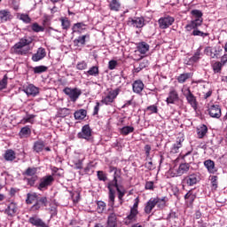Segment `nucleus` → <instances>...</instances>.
Masks as SVG:
<instances>
[{
    "mask_svg": "<svg viewBox=\"0 0 227 227\" xmlns=\"http://www.w3.org/2000/svg\"><path fill=\"white\" fill-rule=\"evenodd\" d=\"M31 43H33L32 39L23 37L12 47L11 52L16 56H27L31 51V46H29Z\"/></svg>",
    "mask_w": 227,
    "mask_h": 227,
    "instance_id": "f257e3e1",
    "label": "nucleus"
},
{
    "mask_svg": "<svg viewBox=\"0 0 227 227\" xmlns=\"http://www.w3.org/2000/svg\"><path fill=\"white\" fill-rule=\"evenodd\" d=\"M115 189H119L120 185L118 184L117 179H113L112 181L108 182L107 189H108V207H114V200L116 199V191Z\"/></svg>",
    "mask_w": 227,
    "mask_h": 227,
    "instance_id": "f03ea898",
    "label": "nucleus"
},
{
    "mask_svg": "<svg viewBox=\"0 0 227 227\" xmlns=\"http://www.w3.org/2000/svg\"><path fill=\"white\" fill-rule=\"evenodd\" d=\"M63 93H65V95H67L71 102H77V99L79 98V97H81V95H82V90H81V89L79 88H69V87H66L63 89Z\"/></svg>",
    "mask_w": 227,
    "mask_h": 227,
    "instance_id": "7ed1b4c3",
    "label": "nucleus"
},
{
    "mask_svg": "<svg viewBox=\"0 0 227 227\" xmlns=\"http://www.w3.org/2000/svg\"><path fill=\"white\" fill-rule=\"evenodd\" d=\"M54 184V176L51 175L44 176L39 179V184L37 185L38 191H47L51 185Z\"/></svg>",
    "mask_w": 227,
    "mask_h": 227,
    "instance_id": "20e7f679",
    "label": "nucleus"
},
{
    "mask_svg": "<svg viewBox=\"0 0 227 227\" xmlns=\"http://www.w3.org/2000/svg\"><path fill=\"white\" fill-rule=\"evenodd\" d=\"M160 29H168L170 26L175 24V18L169 15H165L158 20Z\"/></svg>",
    "mask_w": 227,
    "mask_h": 227,
    "instance_id": "39448f33",
    "label": "nucleus"
},
{
    "mask_svg": "<svg viewBox=\"0 0 227 227\" xmlns=\"http://www.w3.org/2000/svg\"><path fill=\"white\" fill-rule=\"evenodd\" d=\"M187 103L191 105V107L196 111L198 109V99L196 98V96L192 94L190 88H187L184 93Z\"/></svg>",
    "mask_w": 227,
    "mask_h": 227,
    "instance_id": "423d86ee",
    "label": "nucleus"
},
{
    "mask_svg": "<svg viewBox=\"0 0 227 227\" xmlns=\"http://www.w3.org/2000/svg\"><path fill=\"white\" fill-rule=\"evenodd\" d=\"M93 130L90 127V124H85L82 126L81 132L77 134L78 139H85V141H90L91 139Z\"/></svg>",
    "mask_w": 227,
    "mask_h": 227,
    "instance_id": "0eeeda50",
    "label": "nucleus"
},
{
    "mask_svg": "<svg viewBox=\"0 0 227 227\" xmlns=\"http://www.w3.org/2000/svg\"><path fill=\"white\" fill-rule=\"evenodd\" d=\"M118 95H120V89L109 91L108 95L102 98L101 104H105V106H111Z\"/></svg>",
    "mask_w": 227,
    "mask_h": 227,
    "instance_id": "6e6552de",
    "label": "nucleus"
},
{
    "mask_svg": "<svg viewBox=\"0 0 227 227\" xmlns=\"http://www.w3.org/2000/svg\"><path fill=\"white\" fill-rule=\"evenodd\" d=\"M207 111L209 116L211 118H215L216 120H219V118H221L223 115V113L221 112V106L219 105H211Z\"/></svg>",
    "mask_w": 227,
    "mask_h": 227,
    "instance_id": "1a4fd4ad",
    "label": "nucleus"
},
{
    "mask_svg": "<svg viewBox=\"0 0 227 227\" xmlns=\"http://www.w3.org/2000/svg\"><path fill=\"white\" fill-rule=\"evenodd\" d=\"M128 22L129 26H132V27H137V29L145 27V18L143 17L129 18Z\"/></svg>",
    "mask_w": 227,
    "mask_h": 227,
    "instance_id": "9d476101",
    "label": "nucleus"
},
{
    "mask_svg": "<svg viewBox=\"0 0 227 227\" xmlns=\"http://www.w3.org/2000/svg\"><path fill=\"white\" fill-rule=\"evenodd\" d=\"M182 184L188 185L189 187H192V185H196L198 184V174L192 173L184 177L182 180Z\"/></svg>",
    "mask_w": 227,
    "mask_h": 227,
    "instance_id": "9b49d317",
    "label": "nucleus"
},
{
    "mask_svg": "<svg viewBox=\"0 0 227 227\" xmlns=\"http://www.w3.org/2000/svg\"><path fill=\"white\" fill-rule=\"evenodd\" d=\"M24 93L27 95V97H36L40 95V88L35 86L34 84H28L23 89Z\"/></svg>",
    "mask_w": 227,
    "mask_h": 227,
    "instance_id": "f8f14e48",
    "label": "nucleus"
},
{
    "mask_svg": "<svg viewBox=\"0 0 227 227\" xmlns=\"http://www.w3.org/2000/svg\"><path fill=\"white\" fill-rule=\"evenodd\" d=\"M49 205V200L47 197L43 196L39 199L37 198L36 202L32 206V210H40L42 207H47Z\"/></svg>",
    "mask_w": 227,
    "mask_h": 227,
    "instance_id": "ddd939ff",
    "label": "nucleus"
},
{
    "mask_svg": "<svg viewBox=\"0 0 227 227\" xmlns=\"http://www.w3.org/2000/svg\"><path fill=\"white\" fill-rule=\"evenodd\" d=\"M45 56H47V51H45V48L40 47L38 48L36 53L32 56V61H34L35 63L42 61V59H43Z\"/></svg>",
    "mask_w": 227,
    "mask_h": 227,
    "instance_id": "4468645a",
    "label": "nucleus"
},
{
    "mask_svg": "<svg viewBox=\"0 0 227 227\" xmlns=\"http://www.w3.org/2000/svg\"><path fill=\"white\" fill-rule=\"evenodd\" d=\"M180 100V97L178 96V92L176 90H171L168 92V96L166 99L167 105L175 104V102H178Z\"/></svg>",
    "mask_w": 227,
    "mask_h": 227,
    "instance_id": "2eb2a0df",
    "label": "nucleus"
},
{
    "mask_svg": "<svg viewBox=\"0 0 227 227\" xmlns=\"http://www.w3.org/2000/svg\"><path fill=\"white\" fill-rule=\"evenodd\" d=\"M157 203H159V200L154 199V198H151L145 206V212L146 214H152V210H153L155 208V207H157Z\"/></svg>",
    "mask_w": 227,
    "mask_h": 227,
    "instance_id": "dca6fc26",
    "label": "nucleus"
},
{
    "mask_svg": "<svg viewBox=\"0 0 227 227\" xmlns=\"http://www.w3.org/2000/svg\"><path fill=\"white\" fill-rule=\"evenodd\" d=\"M132 90L134 93H137V95H141L143 90H145V83H143V81L141 80H136L132 83Z\"/></svg>",
    "mask_w": 227,
    "mask_h": 227,
    "instance_id": "f3484780",
    "label": "nucleus"
},
{
    "mask_svg": "<svg viewBox=\"0 0 227 227\" xmlns=\"http://www.w3.org/2000/svg\"><path fill=\"white\" fill-rule=\"evenodd\" d=\"M204 166L210 175H215V173H217V167H215V162L214 160H206L204 161Z\"/></svg>",
    "mask_w": 227,
    "mask_h": 227,
    "instance_id": "a211bd4d",
    "label": "nucleus"
},
{
    "mask_svg": "<svg viewBox=\"0 0 227 227\" xmlns=\"http://www.w3.org/2000/svg\"><path fill=\"white\" fill-rule=\"evenodd\" d=\"M106 227H118V216L114 213L109 214Z\"/></svg>",
    "mask_w": 227,
    "mask_h": 227,
    "instance_id": "6ab92c4d",
    "label": "nucleus"
},
{
    "mask_svg": "<svg viewBox=\"0 0 227 227\" xmlns=\"http://www.w3.org/2000/svg\"><path fill=\"white\" fill-rule=\"evenodd\" d=\"M86 38L87 40H90V34L80 35L78 38L74 40V43L75 47H81L86 45Z\"/></svg>",
    "mask_w": 227,
    "mask_h": 227,
    "instance_id": "aec40b11",
    "label": "nucleus"
},
{
    "mask_svg": "<svg viewBox=\"0 0 227 227\" xmlns=\"http://www.w3.org/2000/svg\"><path fill=\"white\" fill-rule=\"evenodd\" d=\"M28 223H30V224H33V226L36 227H49V225L43 222L41 218H38L36 216L30 217Z\"/></svg>",
    "mask_w": 227,
    "mask_h": 227,
    "instance_id": "412c9836",
    "label": "nucleus"
},
{
    "mask_svg": "<svg viewBox=\"0 0 227 227\" xmlns=\"http://www.w3.org/2000/svg\"><path fill=\"white\" fill-rule=\"evenodd\" d=\"M4 159L7 160V162H13V160L17 159V153H15V151L8 149L4 154Z\"/></svg>",
    "mask_w": 227,
    "mask_h": 227,
    "instance_id": "4be33fe9",
    "label": "nucleus"
},
{
    "mask_svg": "<svg viewBox=\"0 0 227 227\" xmlns=\"http://www.w3.org/2000/svg\"><path fill=\"white\" fill-rule=\"evenodd\" d=\"M31 136V126H25L21 128L19 137L20 139H26Z\"/></svg>",
    "mask_w": 227,
    "mask_h": 227,
    "instance_id": "5701e85b",
    "label": "nucleus"
},
{
    "mask_svg": "<svg viewBox=\"0 0 227 227\" xmlns=\"http://www.w3.org/2000/svg\"><path fill=\"white\" fill-rule=\"evenodd\" d=\"M207 132H208V128L205 124H202L197 128V136L199 139H203V137L207 136Z\"/></svg>",
    "mask_w": 227,
    "mask_h": 227,
    "instance_id": "b1692460",
    "label": "nucleus"
},
{
    "mask_svg": "<svg viewBox=\"0 0 227 227\" xmlns=\"http://www.w3.org/2000/svg\"><path fill=\"white\" fill-rule=\"evenodd\" d=\"M137 49L140 54H146L150 51V44L146 42H141L137 44Z\"/></svg>",
    "mask_w": 227,
    "mask_h": 227,
    "instance_id": "393cba45",
    "label": "nucleus"
},
{
    "mask_svg": "<svg viewBox=\"0 0 227 227\" xmlns=\"http://www.w3.org/2000/svg\"><path fill=\"white\" fill-rule=\"evenodd\" d=\"M182 143H184V138H177L176 143L174 144L170 149V153H178L180 152V148H182Z\"/></svg>",
    "mask_w": 227,
    "mask_h": 227,
    "instance_id": "a878e982",
    "label": "nucleus"
},
{
    "mask_svg": "<svg viewBox=\"0 0 227 227\" xmlns=\"http://www.w3.org/2000/svg\"><path fill=\"white\" fill-rule=\"evenodd\" d=\"M0 20L1 22H8V20H12V12L8 10L0 11Z\"/></svg>",
    "mask_w": 227,
    "mask_h": 227,
    "instance_id": "bb28decb",
    "label": "nucleus"
},
{
    "mask_svg": "<svg viewBox=\"0 0 227 227\" xmlns=\"http://www.w3.org/2000/svg\"><path fill=\"white\" fill-rule=\"evenodd\" d=\"M191 169V165L189 163H181L177 168L178 176H182L184 173H187Z\"/></svg>",
    "mask_w": 227,
    "mask_h": 227,
    "instance_id": "cd10ccee",
    "label": "nucleus"
},
{
    "mask_svg": "<svg viewBox=\"0 0 227 227\" xmlns=\"http://www.w3.org/2000/svg\"><path fill=\"white\" fill-rule=\"evenodd\" d=\"M108 8L111 12H119L120 8H121V4L118 0H111Z\"/></svg>",
    "mask_w": 227,
    "mask_h": 227,
    "instance_id": "c85d7f7f",
    "label": "nucleus"
},
{
    "mask_svg": "<svg viewBox=\"0 0 227 227\" xmlns=\"http://www.w3.org/2000/svg\"><path fill=\"white\" fill-rule=\"evenodd\" d=\"M43 148H45V143L43 141L39 140L34 143L33 150L36 153H40V152H43Z\"/></svg>",
    "mask_w": 227,
    "mask_h": 227,
    "instance_id": "c756f323",
    "label": "nucleus"
},
{
    "mask_svg": "<svg viewBox=\"0 0 227 227\" xmlns=\"http://www.w3.org/2000/svg\"><path fill=\"white\" fill-rule=\"evenodd\" d=\"M86 75H91L92 77H98L100 75V70L98 66H93L87 72H85Z\"/></svg>",
    "mask_w": 227,
    "mask_h": 227,
    "instance_id": "7c9ffc66",
    "label": "nucleus"
},
{
    "mask_svg": "<svg viewBox=\"0 0 227 227\" xmlns=\"http://www.w3.org/2000/svg\"><path fill=\"white\" fill-rule=\"evenodd\" d=\"M86 29V25L82 22H78L73 25L72 31L73 33H82Z\"/></svg>",
    "mask_w": 227,
    "mask_h": 227,
    "instance_id": "2f4dec72",
    "label": "nucleus"
},
{
    "mask_svg": "<svg viewBox=\"0 0 227 227\" xmlns=\"http://www.w3.org/2000/svg\"><path fill=\"white\" fill-rule=\"evenodd\" d=\"M17 204L15 202H12L7 207L6 213L8 214V215L13 216L17 214Z\"/></svg>",
    "mask_w": 227,
    "mask_h": 227,
    "instance_id": "473e14b6",
    "label": "nucleus"
},
{
    "mask_svg": "<svg viewBox=\"0 0 227 227\" xmlns=\"http://www.w3.org/2000/svg\"><path fill=\"white\" fill-rule=\"evenodd\" d=\"M88 114V111L84 109H80L78 111H75L74 114V117L75 120H84Z\"/></svg>",
    "mask_w": 227,
    "mask_h": 227,
    "instance_id": "72a5a7b5",
    "label": "nucleus"
},
{
    "mask_svg": "<svg viewBox=\"0 0 227 227\" xmlns=\"http://www.w3.org/2000/svg\"><path fill=\"white\" fill-rule=\"evenodd\" d=\"M138 207H139V197H137L134 200V204H133V207L130 208L129 214L137 216V215L139 214V211H137Z\"/></svg>",
    "mask_w": 227,
    "mask_h": 227,
    "instance_id": "f704fd0d",
    "label": "nucleus"
},
{
    "mask_svg": "<svg viewBox=\"0 0 227 227\" xmlns=\"http://www.w3.org/2000/svg\"><path fill=\"white\" fill-rule=\"evenodd\" d=\"M183 159L186 164H192V162H194V156H192V151H189L185 154H184Z\"/></svg>",
    "mask_w": 227,
    "mask_h": 227,
    "instance_id": "c9c22d12",
    "label": "nucleus"
},
{
    "mask_svg": "<svg viewBox=\"0 0 227 227\" xmlns=\"http://www.w3.org/2000/svg\"><path fill=\"white\" fill-rule=\"evenodd\" d=\"M37 200H38V194H36V193H27L26 203H27V205H33V202L36 201Z\"/></svg>",
    "mask_w": 227,
    "mask_h": 227,
    "instance_id": "e433bc0d",
    "label": "nucleus"
},
{
    "mask_svg": "<svg viewBox=\"0 0 227 227\" xmlns=\"http://www.w3.org/2000/svg\"><path fill=\"white\" fill-rule=\"evenodd\" d=\"M219 177L217 176H211L210 182H211V190L217 191V187L219 186Z\"/></svg>",
    "mask_w": 227,
    "mask_h": 227,
    "instance_id": "4c0bfd02",
    "label": "nucleus"
},
{
    "mask_svg": "<svg viewBox=\"0 0 227 227\" xmlns=\"http://www.w3.org/2000/svg\"><path fill=\"white\" fill-rule=\"evenodd\" d=\"M121 136H129L134 132V127L132 126H124L120 129Z\"/></svg>",
    "mask_w": 227,
    "mask_h": 227,
    "instance_id": "58836bf2",
    "label": "nucleus"
},
{
    "mask_svg": "<svg viewBox=\"0 0 227 227\" xmlns=\"http://www.w3.org/2000/svg\"><path fill=\"white\" fill-rule=\"evenodd\" d=\"M184 200H186V201L190 203V205H192L194 203V200H196V194L192 193V191H189L184 195Z\"/></svg>",
    "mask_w": 227,
    "mask_h": 227,
    "instance_id": "ea45409f",
    "label": "nucleus"
},
{
    "mask_svg": "<svg viewBox=\"0 0 227 227\" xmlns=\"http://www.w3.org/2000/svg\"><path fill=\"white\" fill-rule=\"evenodd\" d=\"M154 200H158V202H157V207L158 208H160L161 210L166 207V203L168 201V197H163V198H159V197H156L154 198Z\"/></svg>",
    "mask_w": 227,
    "mask_h": 227,
    "instance_id": "a19ab883",
    "label": "nucleus"
},
{
    "mask_svg": "<svg viewBox=\"0 0 227 227\" xmlns=\"http://www.w3.org/2000/svg\"><path fill=\"white\" fill-rule=\"evenodd\" d=\"M188 79H191V73H184L177 77V82L179 84H184Z\"/></svg>",
    "mask_w": 227,
    "mask_h": 227,
    "instance_id": "79ce46f5",
    "label": "nucleus"
},
{
    "mask_svg": "<svg viewBox=\"0 0 227 227\" xmlns=\"http://www.w3.org/2000/svg\"><path fill=\"white\" fill-rule=\"evenodd\" d=\"M214 74H221L223 70V63L216 61L212 65Z\"/></svg>",
    "mask_w": 227,
    "mask_h": 227,
    "instance_id": "37998d69",
    "label": "nucleus"
},
{
    "mask_svg": "<svg viewBox=\"0 0 227 227\" xmlns=\"http://www.w3.org/2000/svg\"><path fill=\"white\" fill-rule=\"evenodd\" d=\"M191 14L192 17H194L195 20H203V12H201V11L195 9L191 12Z\"/></svg>",
    "mask_w": 227,
    "mask_h": 227,
    "instance_id": "c03bdc74",
    "label": "nucleus"
},
{
    "mask_svg": "<svg viewBox=\"0 0 227 227\" xmlns=\"http://www.w3.org/2000/svg\"><path fill=\"white\" fill-rule=\"evenodd\" d=\"M23 176H36V168H27L23 172Z\"/></svg>",
    "mask_w": 227,
    "mask_h": 227,
    "instance_id": "a18cd8bd",
    "label": "nucleus"
},
{
    "mask_svg": "<svg viewBox=\"0 0 227 227\" xmlns=\"http://www.w3.org/2000/svg\"><path fill=\"white\" fill-rule=\"evenodd\" d=\"M31 29L32 31H34V33H43V31H45V28L42 26H39V24L36 22L32 24Z\"/></svg>",
    "mask_w": 227,
    "mask_h": 227,
    "instance_id": "49530a36",
    "label": "nucleus"
},
{
    "mask_svg": "<svg viewBox=\"0 0 227 227\" xmlns=\"http://www.w3.org/2000/svg\"><path fill=\"white\" fill-rule=\"evenodd\" d=\"M24 180L27 182V185H30V187H34L35 184H36V180H38V176H33L31 177H25Z\"/></svg>",
    "mask_w": 227,
    "mask_h": 227,
    "instance_id": "de8ad7c7",
    "label": "nucleus"
},
{
    "mask_svg": "<svg viewBox=\"0 0 227 227\" xmlns=\"http://www.w3.org/2000/svg\"><path fill=\"white\" fill-rule=\"evenodd\" d=\"M60 22H61V27L62 29H65L66 31H68V29H70V21L68 20V18L60 19Z\"/></svg>",
    "mask_w": 227,
    "mask_h": 227,
    "instance_id": "09e8293b",
    "label": "nucleus"
},
{
    "mask_svg": "<svg viewBox=\"0 0 227 227\" xmlns=\"http://www.w3.org/2000/svg\"><path fill=\"white\" fill-rule=\"evenodd\" d=\"M116 191L118 193V200L121 201V205H123V198L127 193V191H125V189L121 190L120 187L117 188Z\"/></svg>",
    "mask_w": 227,
    "mask_h": 227,
    "instance_id": "8fccbe9b",
    "label": "nucleus"
},
{
    "mask_svg": "<svg viewBox=\"0 0 227 227\" xmlns=\"http://www.w3.org/2000/svg\"><path fill=\"white\" fill-rule=\"evenodd\" d=\"M208 33H204L200 30H198V28H195V30H193L192 33V36H201L202 38L208 36Z\"/></svg>",
    "mask_w": 227,
    "mask_h": 227,
    "instance_id": "3c124183",
    "label": "nucleus"
},
{
    "mask_svg": "<svg viewBox=\"0 0 227 227\" xmlns=\"http://www.w3.org/2000/svg\"><path fill=\"white\" fill-rule=\"evenodd\" d=\"M48 67L45 66H37L34 67V74H43V72H47Z\"/></svg>",
    "mask_w": 227,
    "mask_h": 227,
    "instance_id": "603ef678",
    "label": "nucleus"
},
{
    "mask_svg": "<svg viewBox=\"0 0 227 227\" xmlns=\"http://www.w3.org/2000/svg\"><path fill=\"white\" fill-rule=\"evenodd\" d=\"M7 86H8V75L5 74L4 78L0 81V90H6Z\"/></svg>",
    "mask_w": 227,
    "mask_h": 227,
    "instance_id": "864d4df0",
    "label": "nucleus"
},
{
    "mask_svg": "<svg viewBox=\"0 0 227 227\" xmlns=\"http://www.w3.org/2000/svg\"><path fill=\"white\" fill-rule=\"evenodd\" d=\"M200 56H201V49H198L194 55L190 59V61L196 63V61L200 60Z\"/></svg>",
    "mask_w": 227,
    "mask_h": 227,
    "instance_id": "5fc2aeb1",
    "label": "nucleus"
},
{
    "mask_svg": "<svg viewBox=\"0 0 227 227\" xmlns=\"http://www.w3.org/2000/svg\"><path fill=\"white\" fill-rule=\"evenodd\" d=\"M97 175H98V179L100 182H106L107 175H106V173H104V171L99 170V171L97 172Z\"/></svg>",
    "mask_w": 227,
    "mask_h": 227,
    "instance_id": "6e6d98bb",
    "label": "nucleus"
},
{
    "mask_svg": "<svg viewBox=\"0 0 227 227\" xmlns=\"http://www.w3.org/2000/svg\"><path fill=\"white\" fill-rule=\"evenodd\" d=\"M69 115H70V109H68V108H62L59 111L60 118H67V116H69Z\"/></svg>",
    "mask_w": 227,
    "mask_h": 227,
    "instance_id": "4d7b16f0",
    "label": "nucleus"
},
{
    "mask_svg": "<svg viewBox=\"0 0 227 227\" xmlns=\"http://www.w3.org/2000/svg\"><path fill=\"white\" fill-rule=\"evenodd\" d=\"M73 162L74 164V169H82V160L74 159Z\"/></svg>",
    "mask_w": 227,
    "mask_h": 227,
    "instance_id": "13d9d810",
    "label": "nucleus"
},
{
    "mask_svg": "<svg viewBox=\"0 0 227 227\" xmlns=\"http://www.w3.org/2000/svg\"><path fill=\"white\" fill-rule=\"evenodd\" d=\"M76 68L77 70H86V68H88V63H86L85 61L78 62V64L76 65Z\"/></svg>",
    "mask_w": 227,
    "mask_h": 227,
    "instance_id": "bf43d9fd",
    "label": "nucleus"
},
{
    "mask_svg": "<svg viewBox=\"0 0 227 227\" xmlns=\"http://www.w3.org/2000/svg\"><path fill=\"white\" fill-rule=\"evenodd\" d=\"M98 212H104L106 210V202L99 200L97 202Z\"/></svg>",
    "mask_w": 227,
    "mask_h": 227,
    "instance_id": "052dcab7",
    "label": "nucleus"
},
{
    "mask_svg": "<svg viewBox=\"0 0 227 227\" xmlns=\"http://www.w3.org/2000/svg\"><path fill=\"white\" fill-rule=\"evenodd\" d=\"M144 150L145 152V156H146V159H150V160H152V158H150V152H152V145H145V147H144Z\"/></svg>",
    "mask_w": 227,
    "mask_h": 227,
    "instance_id": "680f3d73",
    "label": "nucleus"
},
{
    "mask_svg": "<svg viewBox=\"0 0 227 227\" xmlns=\"http://www.w3.org/2000/svg\"><path fill=\"white\" fill-rule=\"evenodd\" d=\"M143 68H146V65L145 64V62L140 63L137 67H134L133 72L134 74H139V72H141Z\"/></svg>",
    "mask_w": 227,
    "mask_h": 227,
    "instance_id": "e2e57ef3",
    "label": "nucleus"
},
{
    "mask_svg": "<svg viewBox=\"0 0 227 227\" xmlns=\"http://www.w3.org/2000/svg\"><path fill=\"white\" fill-rule=\"evenodd\" d=\"M20 20H23L25 24H30L31 23V18L27 14H21L20 15Z\"/></svg>",
    "mask_w": 227,
    "mask_h": 227,
    "instance_id": "0e129e2a",
    "label": "nucleus"
},
{
    "mask_svg": "<svg viewBox=\"0 0 227 227\" xmlns=\"http://www.w3.org/2000/svg\"><path fill=\"white\" fill-rule=\"evenodd\" d=\"M116 67H118V61H116V60H110L108 62V68H109V70H114V68H116Z\"/></svg>",
    "mask_w": 227,
    "mask_h": 227,
    "instance_id": "69168bd1",
    "label": "nucleus"
},
{
    "mask_svg": "<svg viewBox=\"0 0 227 227\" xmlns=\"http://www.w3.org/2000/svg\"><path fill=\"white\" fill-rule=\"evenodd\" d=\"M147 111H150L151 114H156L157 113H159V108H157V106L152 105V106H147Z\"/></svg>",
    "mask_w": 227,
    "mask_h": 227,
    "instance_id": "338daca9",
    "label": "nucleus"
},
{
    "mask_svg": "<svg viewBox=\"0 0 227 227\" xmlns=\"http://www.w3.org/2000/svg\"><path fill=\"white\" fill-rule=\"evenodd\" d=\"M145 189L146 191H153L154 187H153V181H147L145 183Z\"/></svg>",
    "mask_w": 227,
    "mask_h": 227,
    "instance_id": "774afa93",
    "label": "nucleus"
}]
</instances>
